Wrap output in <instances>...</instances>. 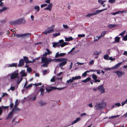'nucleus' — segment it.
<instances>
[{
  "label": "nucleus",
  "instance_id": "obj_10",
  "mask_svg": "<svg viewBox=\"0 0 127 127\" xmlns=\"http://www.w3.org/2000/svg\"><path fill=\"white\" fill-rule=\"evenodd\" d=\"M23 58L25 62L26 63H32L35 62V59H33L32 61H29L28 57L26 56H24Z\"/></svg>",
  "mask_w": 127,
  "mask_h": 127
},
{
  "label": "nucleus",
  "instance_id": "obj_31",
  "mask_svg": "<svg viewBox=\"0 0 127 127\" xmlns=\"http://www.w3.org/2000/svg\"><path fill=\"white\" fill-rule=\"evenodd\" d=\"M40 7L38 6H34V9L35 10H37V12H38L39 10Z\"/></svg>",
  "mask_w": 127,
  "mask_h": 127
},
{
  "label": "nucleus",
  "instance_id": "obj_32",
  "mask_svg": "<svg viewBox=\"0 0 127 127\" xmlns=\"http://www.w3.org/2000/svg\"><path fill=\"white\" fill-rule=\"evenodd\" d=\"M39 90L41 92V94L40 95H42L44 93V89L43 88H41Z\"/></svg>",
  "mask_w": 127,
  "mask_h": 127
},
{
  "label": "nucleus",
  "instance_id": "obj_53",
  "mask_svg": "<svg viewBox=\"0 0 127 127\" xmlns=\"http://www.w3.org/2000/svg\"><path fill=\"white\" fill-rule=\"evenodd\" d=\"M119 115H118L116 116H112L109 117V119H113L117 117H119Z\"/></svg>",
  "mask_w": 127,
  "mask_h": 127
},
{
  "label": "nucleus",
  "instance_id": "obj_40",
  "mask_svg": "<svg viewBox=\"0 0 127 127\" xmlns=\"http://www.w3.org/2000/svg\"><path fill=\"white\" fill-rule=\"evenodd\" d=\"M44 64L41 65L42 66H43L45 67H47L48 66V64L49 63H43Z\"/></svg>",
  "mask_w": 127,
  "mask_h": 127
},
{
  "label": "nucleus",
  "instance_id": "obj_48",
  "mask_svg": "<svg viewBox=\"0 0 127 127\" xmlns=\"http://www.w3.org/2000/svg\"><path fill=\"white\" fill-rule=\"evenodd\" d=\"M63 27L64 29H66L68 28V27L67 25H63Z\"/></svg>",
  "mask_w": 127,
  "mask_h": 127
},
{
  "label": "nucleus",
  "instance_id": "obj_36",
  "mask_svg": "<svg viewBox=\"0 0 127 127\" xmlns=\"http://www.w3.org/2000/svg\"><path fill=\"white\" fill-rule=\"evenodd\" d=\"M115 41L116 42H118L119 41L120 38L119 37H116L115 38Z\"/></svg>",
  "mask_w": 127,
  "mask_h": 127
},
{
  "label": "nucleus",
  "instance_id": "obj_45",
  "mask_svg": "<svg viewBox=\"0 0 127 127\" xmlns=\"http://www.w3.org/2000/svg\"><path fill=\"white\" fill-rule=\"evenodd\" d=\"M46 51L47 52V53L49 55L51 54L52 52L50 51L48 49H46Z\"/></svg>",
  "mask_w": 127,
  "mask_h": 127
},
{
  "label": "nucleus",
  "instance_id": "obj_41",
  "mask_svg": "<svg viewBox=\"0 0 127 127\" xmlns=\"http://www.w3.org/2000/svg\"><path fill=\"white\" fill-rule=\"evenodd\" d=\"M99 53L100 52H98L97 51H96L94 52L93 54L94 55H99Z\"/></svg>",
  "mask_w": 127,
  "mask_h": 127
},
{
  "label": "nucleus",
  "instance_id": "obj_19",
  "mask_svg": "<svg viewBox=\"0 0 127 127\" xmlns=\"http://www.w3.org/2000/svg\"><path fill=\"white\" fill-rule=\"evenodd\" d=\"M31 35V33H26L23 34V39L29 37Z\"/></svg>",
  "mask_w": 127,
  "mask_h": 127
},
{
  "label": "nucleus",
  "instance_id": "obj_7",
  "mask_svg": "<svg viewBox=\"0 0 127 127\" xmlns=\"http://www.w3.org/2000/svg\"><path fill=\"white\" fill-rule=\"evenodd\" d=\"M81 78V77L80 76H78L75 77H72L71 79L67 80L66 82L68 83H71L73 82V81L75 80L78 79H80Z\"/></svg>",
  "mask_w": 127,
  "mask_h": 127
},
{
  "label": "nucleus",
  "instance_id": "obj_13",
  "mask_svg": "<svg viewBox=\"0 0 127 127\" xmlns=\"http://www.w3.org/2000/svg\"><path fill=\"white\" fill-rule=\"evenodd\" d=\"M9 24L12 25H15L18 24L17 20H15L13 21H10L9 22Z\"/></svg>",
  "mask_w": 127,
  "mask_h": 127
},
{
  "label": "nucleus",
  "instance_id": "obj_1",
  "mask_svg": "<svg viewBox=\"0 0 127 127\" xmlns=\"http://www.w3.org/2000/svg\"><path fill=\"white\" fill-rule=\"evenodd\" d=\"M106 104V102H103L100 103H97L95 106V108L97 110H99L105 107Z\"/></svg>",
  "mask_w": 127,
  "mask_h": 127
},
{
  "label": "nucleus",
  "instance_id": "obj_9",
  "mask_svg": "<svg viewBox=\"0 0 127 127\" xmlns=\"http://www.w3.org/2000/svg\"><path fill=\"white\" fill-rule=\"evenodd\" d=\"M98 90L101 93H104L105 92V89L103 88V85H100L97 88Z\"/></svg>",
  "mask_w": 127,
  "mask_h": 127
},
{
  "label": "nucleus",
  "instance_id": "obj_4",
  "mask_svg": "<svg viewBox=\"0 0 127 127\" xmlns=\"http://www.w3.org/2000/svg\"><path fill=\"white\" fill-rule=\"evenodd\" d=\"M67 59L66 58H61L60 62H61L59 64V65L61 68H62V66L65 65L67 63Z\"/></svg>",
  "mask_w": 127,
  "mask_h": 127
},
{
  "label": "nucleus",
  "instance_id": "obj_29",
  "mask_svg": "<svg viewBox=\"0 0 127 127\" xmlns=\"http://www.w3.org/2000/svg\"><path fill=\"white\" fill-rule=\"evenodd\" d=\"M67 44L68 43L67 42H64L61 44H60V46L61 47H62L67 45Z\"/></svg>",
  "mask_w": 127,
  "mask_h": 127
},
{
  "label": "nucleus",
  "instance_id": "obj_64",
  "mask_svg": "<svg viewBox=\"0 0 127 127\" xmlns=\"http://www.w3.org/2000/svg\"><path fill=\"white\" fill-rule=\"evenodd\" d=\"M21 73V77L22 76H26V74L25 73H23L22 74Z\"/></svg>",
  "mask_w": 127,
  "mask_h": 127
},
{
  "label": "nucleus",
  "instance_id": "obj_27",
  "mask_svg": "<svg viewBox=\"0 0 127 127\" xmlns=\"http://www.w3.org/2000/svg\"><path fill=\"white\" fill-rule=\"evenodd\" d=\"M101 12L102 11L101 10H96L93 13V14H94V15H96Z\"/></svg>",
  "mask_w": 127,
  "mask_h": 127
},
{
  "label": "nucleus",
  "instance_id": "obj_37",
  "mask_svg": "<svg viewBox=\"0 0 127 127\" xmlns=\"http://www.w3.org/2000/svg\"><path fill=\"white\" fill-rule=\"evenodd\" d=\"M106 31H103L101 33V35L102 36V37H103L104 36V35L106 34Z\"/></svg>",
  "mask_w": 127,
  "mask_h": 127
},
{
  "label": "nucleus",
  "instance_id": "obj_21",
  "mask_svg": "<svg viewBox=\"0 0 127 127\" xmlns=\"http://www.w3.org/2000/svg\"><path fill=\"white\" fill-rule=\"evenodd\" d=\"M15 35V34H14V35ZM16 36L17 37L21 38H23V34H15Z\"/></svg>",
  "mask_w": 127,
  "mask_h": 127
},
{
  "label": "nucleus",
  "instance_id": "obj_52",
  "mask_svg": "<svg viewBox=\"0 0 127 127\" xmlns=\"http://www.w3.org/2000/svg\"><path fill=\"white\" fill-rule=\"evenodd\" d=\"M8 94L6 93H3L2 94V97H3L5 96H8Z\"/></svg>",
  "mask_w": 127,
  "mask_h": 127
},
{
  "label": "nucleus",
  "instance_id": "obj_3",
  "mask_svg": "<svg viewBox=\"0 0 127 127\" xmlns=\"http://www.w3.org/2000/svg\"><path fill=\"white\" fill-rule=\"evenodd\" d=\"M122 63V62H121L116 64L111 68H103V69L104 71H110L112 69H114L117 68L118 67H119L120 65H121Z\"/></svg>",
  "mask_w": 127,
  "mask_h": 127
},
{
  "label": "nucleus",
  "instance_id": "obj_63",
  "mask_svg": "<svg viewBox=\"0 0 127 127\" xmlns=\"http://www.w3.org/2000/svg\"><path fill=\"white\" fill-rule=\"evenodd\" d=\"M55 78L53 77L50 80V81L51 82H54L55 81Z\"/></svg>",
  "mask_w": 127,
  "mask_h": 127
},
{
  "label": "nucleus",
  "instance_id": "obj_17",
  "mask_svg": "<svg viewBox=\"0 0 127 127\" xmlns=\"http://www.w3.org/2000/svg\"><path fill=\"white\" fill-rule=\"evenodd\" d=\"M81 119V118L80 117H78L76 118V120L72 121L71 122V124L72 125L74 124H75L76 123L78 122Z\"/></svg>",
  "mask_w": 127,
  "mask_h": 127
},
{
  "label": "nucleus",
  "instance_id": "obj_22",
  "mask_svg": "<svg viewBox=\"0 0 127 127\" xmlns=\"http://www.w3.org/2000/svg\"><path fill=\"white\" fill-rule=\"evenodd\" d=\"M121 104L120 103H117L115 104V105H113L112 106V108H116L121 106Z\"/></svg>",
  "mask_w": 127,
  "mask_h": 127
},
{
  "label": "nucleus",
  "instance_id": "obj_46",
  "mask_svg": "<svg viewBox=\"0 0 127 127\" xmlns=\"http://www.w3.org/2000/svg\"><path fill=\"white\" fill-rule=\"evenodd\" d=\"M18 104L19 103L18 102V100H16L15 101V104L14 106H17Z\"/></svg>",
  "mask_w": 127,
  "mask_h": 127
},
{
  "label": "nucleus",
  "instance_id": "obj_6",
  "mask_svg": "<svg viewBox=\"0 0 127 127\" xmlns=\"http://www.w3.org/2000/svg\"><path fill=\"white\" fill-rule=\"evenodd\" d=\"M53 61L51 58L47 59L46 57H43L41 58V61L42 63H49V62Z\"/></svg>",
  "mask_w": 127,
  "mask_h": 127
},
{
  "label": "nucleus",
  "instance_id": "obj_18",
  "mask_svg": "<svg viewBox=\"0 0 127 127\" xmlns=\"http://www.w3.org/2000/svg\"><path fill=\"white\" fill-rule=\"evenodd\" d=\"M115 74L117 75L118 77L123 75L124 74V72H114Z\"/></svg>",
  "mask_w": 127,
  "mask_h": 127
},
{
  "label": "nucleus",
  "instance_id": "obj_50",
  "mask_svg": "<svg viewBox=\"0 0 127 127\" xmlns=\"http://www.w3.org/2000/svg\"><path fill=\"white\" fill-rule=\"evenodd\" d=\"M13 106V104L12 102H10V107L11 109L12 108Z\"/></svg>",
  "mask_w": 127,
  "mask_h": 127
},
{
  "label": "nucleus",
  "instance_id": "obj_16",
  "mask_svg": "<svg viewBox=\"0 0 127 127\" xmlns=\"http://www.w3.org/2000/svg\"><path fill=\"white\" fill-rule=\"evenodd\" d=\"M24 60L23 59L20 60L19 61L18 66L20 67L24 64Z\"/></svg>",
  "mask_w": 127,
  "mask_h": 127
},
{
  "label": "nucleus",
  "instance_id": "obj_8",
  "mask_svg": "<svg viewBox=\"0 0 127 127\" xmlns=\"http://www.w3.org/2000/svg\"><path fill=\"white\" fill-rule=\"evenodd\" d=\"M64 88V87L61 88H57L55 87H51L50 88H46V90L47 92H49L52 89H57L58 90H62Z\"/></svg>",
  "mask_w": 127,
  "mask_h": 127
},
{
  "label": "nucleus",
  "instance_id": "obj_61",
  "mask_svg": "<svg viewBox=\"0 0 127 127\" xmlns=\"http://www.w3.org/2000/svg\"><path fill=\"white\" fill-rule=\"evenodd\" d=\"M115 60V58H113L112 57H109L108 60H110L113 61Z\"/></svg>",
  "mask_w": 127,
  "mask_h": 127
},
{
  "label": "nucleus",
  "instance_id": "obj_39",
  "mask_svg": "<svg viewBox=\"0 0 127 127\" xmlns=\"http://www.w3.org/2000/svg\"><path fill=\"white\" fill-rule=\"evenodd\" d=\"M101 37H102V36L100 35V36H96V38H97V39H95L94 40V41H97Z\"/></svg>",
  "mask_w": 127,
  "mask_h": 127
},
{
  "label": "nucleus",
  "instance_id": "obj_24",
  "mask_svg": "<svg viewBox=\"0 0 127 127\" xmlns=\"http://www.w3.org/2000/svg\"><path fill=\"white\" fill-rule=\"evenodd\" d=\"M60 46V44H59V43H53V47H54L55 48L56 47H59Z\"/></svg>",
  "mask_w": 127,
  "mask_h": 127
},
{
  "label": "nucleus",
  "instance_id": "obj_33",
  "mask_svg": "<svg viewBox=\"0 0 127 127\" xmlns=\"http://www.w3.org/2000/svg\"><path fill=\"white\" fill-rule=\"evenodd\" d=\"M15 89V86H11V87L10 89H8V91H9L10 90H11V91H14Z\"/></svg>",
  "mask_w": 127,
  "mask_h": 127
},
{
  "label": "nucleus",
  "instance_id": "obj_58",
  "mask_svg": "<svg viewBox=\"0 0 127 127\" xmlns=\"http://www.w3.org/2000/svg\"><path fill=\"white\" fill-rule=\"evenodd\" d=\"M32 69L30 67H28L27 68V71H31Z\"/></svg>",
  "mask_w": 127,
  "mask_h": 127
},
{
  "label": "nucleus",
  "instance_id": "obj_54",
  "mask_svg": "<svg viewBox=\"0 0 127 127\" xmlns=\"http://www.w3.org/2000/svg\"><path fill=\"white\" fill-rule=\"evenodd\" d=\"M87 72H85L84 73L82 74V76L83 77H85L87 75Z\"/></svg>",
  "mask_w": 127,
  "mask_h": 127
},
{
  "label": "nucleus",
  "instance_id": "obj_43",
  "mask_svg": "<svg viewBox=\"0 0 127 127\" xmlns=\"http://www.w3.org/2000/svg\"><path fill=\"white\" fill-rule=\"evenodd\" d=\"M60 33L59 32L58 33H55L53 34V35L54 37H56L60 35Z\"/></svg>",
  "mask_w": 127,
  "mask_h": 127
},
{
  "label": "nucleus",
  "instance_id": "obj_30",
  "mask_svg": "<svg viewBox=\"0 0 127 127\" xmlns=\"http://www.w3.org/2000/svg\"><path fill=\"white\" fill-rule=\"evenodd\" d=\"M103 58L104 59L107 60H108L109 59V56L108 55L106 54L105 55H104L103 56Z\"/></svg>",
  "mask_w": 127,
  "mask_h": 127
},
{
  "label": "nucleus",
  "instance_id": "obj_60",
  "mask_svg": "<svg viewBox=\"0 0 127 127\" xmlns=\"http://www.w3.org/2000/svg\"><path fill=\"white\" fill-rule=\"evenodd\" d=\"M47 5V4H41V8H43V7L46 6Z\"/></svg>",
  "mask_w": 127,
  "mask_h": 127
},
{
  "label": "nucleus",
  "instance_id": "obj_20",
  "mask_svg": "<svg viewBox=\"0 0 127 127\" xmlns=\"http://www.w3.org/2000/svg\"><path fill=\"white\" fill-rule=\"evenodd\" d=\"M20 110V109L18 108L17 106H14L12 111L14 113L15 112L19 111Z\"/></svg>",
  "mask_w": 127,
  "mask_h": 127
},
{
  "label": "nucleus",
  "instance_id": "obj_35",
  "mask_svg": "<svg viewBox=\"0 0 127 127\" xmlns=\"http://www.w3.org/2000/svg\"><path fill=\"white\" fill-rule=\"evenodd\" d=\"M7 9V8L6 7H3L1 9H0V13H1Z\"/></svg>",
  "mask_w": 127,
  "mask_h": 127
},
{
  "label": "nucleus",
  "instance_id": "obj_11",
  "mask_svg": "<svg viewBox=\"0 0 127 127\" xmlns=\"http://www.w3.org/2000/svg\"><path fill=\"white\" fill-rule=\"evenodd\" d=\"M18 24H25L26 23V21L24 18H22L17 19Z\"/></svg>",
  "mask_w": 127,
  "mask_h": 127
},
{
  "label": "nucleus",
  "instance_id": "obj_23",
  "mask_svg": "<svg viewBox=\"0 0 127 127\" xmlns=\"http://www.w3.org/2000/svg\"><path fill=\"white\" fill-rule=\"evenodd\" d=\"M52 4L51 3L49 4L48 5V7L45 8V10H50L52 8Z\"/></svg>",
  "mask_w": 127,
  "mask_h": 127
},
{
  "label": "nucleus",
  "instance_id": "obj_56",
  "mask_svg": "<svg viewBox=\"0 0 127 127\" xmlns=\"http://www.w3.org/2000/svg\"><path fill=\"white\" fill-rule=\"evenodd\" d=\"M87 115V114L85 113H81L80 114V116L81 117H82L84 116H86Z\"/></svg>",
  "mask_w": 127,
  "mask_h": 127
},
{
  "label": "nucleus",
  "instance_id": "obj_38",
  "mask_svg": "<svg viewBox=\"0 0 127 127\" xmlns=\"http://www.w3.org/2000/svg\"><path fill=\"white\" fill-rule=\"evenodd\" d=\"M61 58H59L57 59H54L53 60V61L56 62H60V61Z\"/></svg>",
  "mask_w": 127,
  "mask_h": 127
},
{
  "label": "nucleus",
  "instance_id": "obj_59",
  "mask_svg": "<svg viewBox=\"0 0 127 127\" xmlns=\"http://www.w3.org/2000/svg\"><path fill=\"white\" fill-rule=\"evenodd\" d=\"M32 85H33V84H29L28 86H27V87H26V88L27 89V88H29L31 87L32 86Z\"/></svg>",
  "mask_w": 127,
  "mask_h": 127
},
{
  "label": "nucleus",
  "instance_id": "obj_25",
  "mask_svg": "<svg viewBox=\"0 0 127 127\" xmlns=\"http://www.w3.org/2000/svg\"><path fill=\"white\" fill-rule=\"evenodd\" d=\"M39 103V105L41 106L45 105L46 104V102L41 101H40Z\"/></svg>",
  "mask_w": 127,
  "mask_h": 127
},
{
  "label": "nucleus",
  "instance_id": "obj_14",
  "mask_svg": "<svg viewBox=\"0 0 127 127\" xmlns=\"http://www.w3.org/2000/svg\"><path fill=\"white\" fill-rule=\"evenodd\" d=\"M14 113L12 111L10 112L8 115L6 119L8 120L11 119L12 117V114Z\"/></svg>",
  "mask_w": 127,
  "mask_h": 127
},
{
  "label": "nucleus",
  "instance_id": "obj_12",
  "mask_svg": "<svg viewBox=\"0 0 127 127\" xmlns=\"http://www.w3.org/2000/svg\"><path fill=\"white\" fill-rule=\"evenodd\" d=\"M17 63H13L11 64H7L5 65L6 67H17Z\"/></svg>",
  "mask_w": 127,
  "mask_h": 127
},
{
  "label": "nucleus",
  "instance_id": "obj_57",
  "mask_svg": "<svg viewBox=\"0 0 127 127\" xmlns=\"http://www.w3.org/2000/svg\"><path fill=\"white\" fill-rule=\"evenodd\" d=\"M126 32V31L125 30L123 32L120 33L119 34V35H121V36H122Z\"/></svg>",
  "mask_w": 127,
  "mask_h": 127
},
{
  "label": "nucleus",
  "instance_id": "obj_51",
  "mask_svg": "<svg viewBox=\"0 0 127 127\" xmlns=\"http://www.w3.org/2000/svg\"><path fill=\"white\" fill-rule=\"evenodd\" d=\"M92 77L95 80L97 79V76L95 75L94 74L92 76Z\"/></svg>",
  "mask_w": 127,
  "mask_h": 127
},
{
  "label": "nucleus",
  "instance_id": "obj_15",
  "mask_svg": "<svg viewBox=\"0 0 127 127\" xmlns=\"http://www.w3.org/2000/svg\"><path fill=\"white\" fill-rule=\"evenodd\" d=\"M66 54L65 53H61L59 54V52H57L55 55V58H57L59 57V56H63L65 55Z\"/></svg>",
  "mask_w": 127,
  "mask_h": 127
},
{
  "label": "nucleus",
  "instance_id": "obj_49",
  "mask_svg": "<svg viewBox=\"0 0 127 127\" xmlns=\"http://www.w3.org/2000/svg\"><path fill=\"white\" fill-rule=\"evenodd\" d=\"M115 2V0H109L108 2L111 3H113Z\"/></svg>",
  "mask_w": 127,
  "mask_h": 127
},
{
  "label": "nucleus",
  "instance_id": "obj_62",
  "mask_svg": "<svg viewBox=\"0 0 127 127\" xmlns=\"http://www.w3.org/2000/svg\"><path fill=\"white\" fill-rule=\"evenodd\" d=\"M1 107L3 108L6 109H7L8 108V107H9V106H2Z\"/></svg>",
  "mask_w": 127,
  "mask_h": 127
},
{
  "label": "nucleus",
  "instance_id": "obj_34",
  "mask_svg": "<svg viewBox=\"0 0 127 127\" xmlns=\"http://www.w3.org/2000/svg\"><path fill=\"white\" fill-rule=\"evenodd\" d=\"M116 25L115 24H110L109 25L108 27L110 28H114L115 27H116Z\"/></svg>",
  "mask_w": 127,
  "mask_h": 127
},
{
  "label": "nucleus",
  "instance_id": "obj_26",
  "mask_svg": "<svg viewBox=\"0 0 127 127\" xmlns=\"http://www.w3.org/2000/svg\"><path fill=\"white\" fill-rule=\"evenodd\" d=\"M91 80V78L90 77H88V78H87L85 79L82 80L81 81L82 82H83L84 83H86L88 82L89 81H90Z\"/></svg>",
  "mask_w": 127,
  "mask_h": 127
},
{
  "label": "nucleus",
  "instance_id": "obj_28",
  "mask_svg": "<svg viewBox=\"0 0 127 127\" xmlns=\"http://www.w3.org/2000/svg\"><path fill=\"white\" fill-rule=\"evenodd\" d=\"M65 41H69L72 40L73 39V38L71 37H70L68 38H65Z\"/></svg>",
  "mask_w": 127,
  "mask_h": 127
},
{
  "label": "nucleus",
  "instance_id": "obj_2",
  "mask_svg": "<svg viewBox=\"0 0 127 127\" xmlns=\"http://www.w3.org/2000/svg\"><path fill=\"white\" fill-rule=\"evenodd\" d=\"M54 27V26H53L47 28L44 32H43V33L46 35L48 33H50L53 32L54 31L53 28Z\"/></svg>",
  "mask_w": 127,
  "mask_h": 127
},
{
  "label": "nucleus",
  "instance_id": "obj_42",
  "mask_svg": "<svg viewBox=\"0 0 127 127\" xmlns=\"http://www.w3.org/2000/svg\"><path fill=\"white\" fill-rule=\"evenodd\" d=\"M36 98V96L35 95H34L30 98L32 100H35Z\"/></svg>",
  "mask_w": 127,
  "mask_h": 127
},
{
  "label": "nucleus",
  "instance_id": "obj_5",
  "mask_svg": "<svg viewBox=\"0 0 127 127\" xmlns=\"http://www.w3.org/2000/svg\"><path fill=\"white\" fill-rule=\"evenodd\" d=\"M18 74L17 73H14L11 75V79H14L15 78H16L17 79H18L17 83L19 84L22 81V78L21 77L20 79V81H18V79L19 77L18 76Z\"/></svg>",
  "mask_w": 127,
  "mask_h": 127
},
{
  "label": "nucleus",
  "instance_id": "obj_44",
  "mask_svg": "<svg viewBox=\"0 0 127 127\" xmlns=\"http://www.w3.org/2000/svg\"><path fill=\"white\" fill-rule=\"evenodd\" d=\"M123 40L124 41H127V34L123 37Z\"/></svg>",
  "mask_w": 127,
  "mask_h": 127
},
{
  "label": "nucleus",
  "instance_id": "obj_55",
  "mask_svg": "<svg viewBox=\"0 0 127 127\" xmlns=\"http://www.w3.org/2000/svg\"><path fill=\"white\" fill-rule=\"evenodd\" d=\"M93 15H94V14H93V13L89 14H88L86 15V16L87 17H90V16H92Z\"/></svg>",
  "mask_w": 127,
  "mask_h": 127
},
{
  "label": "nucleus",
  "instance_id": "obj_47",
  "mask_svg": "<svg viewBox=\"0 0 127 127\" xmlns=\"http://www.w3.org/2000/svg\"><path fill=\"white\" fill-rule=\"evenodd\" d=\"M85 35L84 34H79L78 36L79 37H85Z\"/></svg>",
  "mask_w": 127,
  "mask_h": 127
}]
</instances>
